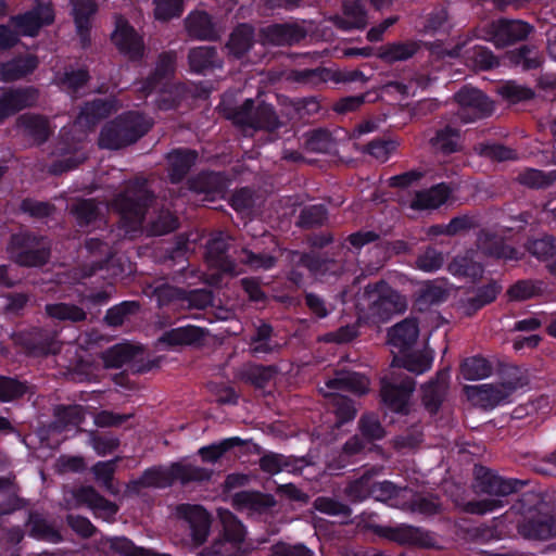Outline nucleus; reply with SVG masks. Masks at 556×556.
Wrapping results in <instances>:
<instances>
[{
	"mask_svg": "<svg viewBox=\"0 0 556 556\" xmlns=\"http://www.w3.org/2000/svg\"><path fill=\"white\" fill-rule=\"evenodd\" d=\"M348 495L353 501H363L369 496L376 501L387 503L391 507L400 508L415 514H434L439 504L435 498L416 494L408 488L397 489L390 481L372 482L371 475L364 473L361 479L352 482L348 488Z\"/></svg>",
	"mask_w": 556,
	"mask_h": 556,
	"instance_id": "nucleus-1",
	"label": "nucleus"
},
{
	"mask_svg": "<svg viewBox=\"0 0 556 556\" xmlns=\"http://www.w3.org/2000/svg\"><path fill=\"white\" fill-rule=\"evenodd\" d=\"M112 109V103L102 100L87 103L71 129L63 128L61 130V141L55 151L56 162L50 167L52 174L58 175L71 170L86 160L85 131H80L77 136L70 135L80 128H89L94 125L100 118L109 115Z\"/></svg>",
	"mask_w": 556,
	"mask_h": 556,
	"instance_id": "nucleus-2",
	"label": "nucleus"
},
{
	"mask_svg": "<svg viewBox=\"0 0 556 556\" xmlns=\"http://www.w3.org/2000/svg\"><path fill=\"white\" fill-rule=\"evenodd\" d=\"M432 359V355L427 352L409 354L404 358L394 357L391 365L392 371L381 380V399L389 409L395 413H408L409 399L415 387L412 378L403 377L395 369L405 368L420 375L430 369Z\"/></svg>",
	"mask_w": 556,
	"mask_h": 556,
	"instance_id": "nucleus-3",
	"label": "nucleus"
},
{
	"mask_svg": "<svg viewBox=\"0 0 556 556\" xmlns=\"http://www.w3.org/2000/svg\"><path fill=\"white\" fill-rule=\"evenodd\" d=\"M407 301L399 292L380 281L369 285L358 299V320L380 324L386 323L392 316L405 312Z\"/></svg>",
	"mask_w": 556,
	"mask_h": 556,
	"instance_id": "nucleus-4",
	"label": "nucleus"
},
{
	"mask_svg": "<svg viewBox=\"0 0 556 556\" xmlns=\"http://www.w3.org/2000/svg\"><path fill=\"white\" fill-rule=\"evenodd\" d=\"M476 473V489L488 497L467 503L466 510L471 514L484 515L503 507L502 497L517 492L525 484L520 480L505 479L483 468H479Z\"/></svg>",
	"mask_w": 556,
	"mask_h": 556,
	"instance_id": "nucleus-5",
	"label": "nucleus"
},
{
	"mask_svg": "<svg viewBox=\"0 0 556 556\" xmlns=\"http://www.w3.org/2000/svg\"><path fill=\"white\" fill-rule=\"evenodd\" d=\"M151 201V195L146 182L136 181L128 185L112 204L121 217V226L125 235L134 236L141 229L146 208Z\"/></svg>",
	"mask_w": 556,
	"mask_h": 556,
	"instance_id": "nucleus-6",
	"label": "nucleus"
},
{
	"mask_svg": "<svg viewBox=\"0 0 556 556\" xmlns=\"http://www.w3.org/2000/svg\"><path fill=\"white\" fill-rule=\"evenodd\" d=\"M369 390L368 379L361 374L353 371H340L334 378L329 379L320 389L326 397H330L339 422H345L355 417L356 409L351 400L341 395V391H351L356 394H364Z\"/></svg>",
	"mask_w": 556,
	"mask_h": 556,
	"instance_id": "nucleus-7",
	"label": "nucleus"
},
{
	"mask_svg": "<svg viewBox=\"0 0 556 556\" xmlns=\"http://www.w3.org/2000/svg\"><path fill=\"white\" fill-rule=\"evenodd\" d=\"M175 70V55L165 53L160 56L155 73L146 81L141 83L139 92L144 97L153 90L160 89L157 106L161 110H170L178 105L185 96V88L180 85L172 84L170 76Z\"/></svg>",
	"mask_w": 556,
	"mask_h": 556,
	"instance_id": "nucleus-8",
	"label": "nucleus"
},
{
	"mask_svg": "<svg viewBox=\"0 0 556 556\" xmlns=\"http://www.w3.org/2000/svg\"><path fill=\"white\" fill-rule=\"evenodd\" d=\"M152 123V119L137 112H129L102 129L99 144L105 149H121L142 137L151 128Z\"/></svg>",
	"mask_w": 556,
	"mask_h": 556,
	"instance_id": "nucleus-9",
	"label": "nucleus"
},
{
	"mask_svg": "<svg viewBox=\"0 0 556 556\" xmlns=\"http://www.w3.org/2000/svg\"><path fill=\"white\" fill-rule=\"evenodd\" d=\"M486 235L479 238V250L467 251L464 255L456 256L448 265V271L454 276H462L476 279L483 273L481 264L482 255H490L498 258L513 260L517 257V252L508 247L500 243L497 240L494 244L486 245V241H492Z\"/></svg>",
	"mask_w": 556,
	"mask_h": 556,
	"instance_id": "nucleus-10",
	"label": "nucleus"
},
{
	"mask_svg": "<svg viewBox=\"0 0 556 556\" xmlns=\"http://www.w3.org/2000/svg\"><path fill=\"white\" fill-rule=\"evenodd\" d=\"M220 106L228 118L236 125L247 129L256 130L264 128L273 130L278 127L277 117L270 105L258 104L255 106L254 101L248 99L238 110H231L224 98Z\"/></svg>",
	"mask_w": 556,
	"mask_h": 556,
	"instance_id": "nucleus-11",
	"label": "nucleus"
},
{
	"mask_svg": "<svg viewBox=\"0 0 556 556\" xmlns=\"http://www.w3.org/2000/svg\"><path fill=\"white\" fill-rule=\"evenodd\" d=\"M223 525V538L211 547L212 556H242L245 530L243 525L227 509H218Z\"/></svg>",
	"mask_w": 556,
	"mask_h": 556,
	"instance_id": "nucleus-12",
	"label": "nucleus"
},
{
	"mask_svg": "<svg viewBox=\"0 0 556 556\" xmlns=\"http://www.w3.org/2000/svg\"><path fill=\"white\" fill-rule=\"evenodd\" d=\"M9 252L20 265L39 266L48 260L49 243L43 238L21 232L12 237Z\"/></svg>",
	"mask_w": 556,
	"mask_h": 556,
	"instance_id": "nucleus-13",
	"label": "nucleus"
},
{
	"mask_svg": "<svg viewBox=\"0 0 556 556\" xmlns=\"http://www.w3.org/2000/svg\"><path fill=\"white\" fill-rule=\"evenodd\" d=\"M531 31L532 26L520 20H498L481 29L479 37L503 48L526 39Z\"/></svg>",
	"mask_w": 556,
	"mask_h": 556,
	"instance_id": "nucleus-14",
	"label": "nucleus"
},
{
	"mask_svg": "<svg viewBox=\"0 0 556 556\" xmlns=\"http://www.w3.org/2000/svg\"><path fill=\"white\" fill-rule=\"evenodd\" d=\"M514 391L515 386L511 383H484L465 388L466 395L472 404L482 408H494L508 403Z\"/></svg>",
	"mask_w": 556,
	"mask_h": 556,
	"instance_id": "nucleus-15",
	"label": "nucleus"
},
{
	"mask_svg": "<svg viewBox=\"0 0 556 556\" xmlns=\"http://www.w3.org/2000/svg\"><path fill=\"white\" fill-rule=\"evenodd\" d=\"M152 295L155 296L160 305L166 304L174 300H179L182 305H187L190 308H205L213 301L211 291L206 289L193 290L186 293L182 290L174 288L167 283H159L153 287Z\"/></svg>",
	"mask_w": 556,
	"mask_h": 556,
	"instance_id": "nucleus-16",
	"label": "nucleus"
},
{
	"mask_svg": "<svg viewBox=\"0 0 556 556\" xmlns=\"http://www.w3.org/2000/svg\"><path fill=\"white\" fill-rule=\"evenodd\" d=\"M456 101L460 105L459 116L464 122H471L477 118L486 117L492 114L493 102L475 88H463L456 96Z\"/></svg>",
	"mask_w": 556,
	"mask_h": 556,
	"instance_id": "nucleus-17",
	"label": "nucleus"
},
{
	"mask_svg": "<svg viewBox=\"0 0 556 556\" xmlns=\"http://www.w3.org/2000/svg\"><path fill=\"white\" fill-rule=\"evenodd\" d=\"M312 29V24L305 21L275 24L262 29L264 43L274 46H291L300 42Z\"/></svg>",
	"mask_w": 556,
	"mask_h": 556,
	"instance_id": "nucleus-18",
	"label": "nucleus"
},
{
	"mask_svg": "<svg viewBox=\"0 0 556 556\" xmlns=\"http://www.w3.org/2000/svg\"><path fill=\"white\" fill-rule=\"evenodd\" d=\"M54 21V12L50 3L37 4L33 10L12 18L13 25L24 36H36L39 29Z\"/></svg>",
	"mask_w": 556,
	"mask_h": 556,
	"instance_id": "nucleus-19",
	"label": "nucleus"
},
{
	"mask_svg": "<svg viewBox=\"0 0 556 556\" xmlns=\"http://www.w3.org/2000/svg\"><path fill=\"white\" fill-rule=\"evenodd\" d=\"M112 40L118 50L131 60L139 59L143 54L144 46L141 36L123 17L116 20Z\"/></svg>",
	"mask_w": 556,
	"mask_h": 556,
	"instance_id": "nucleus-20",
	"label": "nucleus"
},
{
	"mask_svg": "<svg viewBox=\"0 0 556 556\" xmlns=\"http://www.w3.org/2000/svg\"><path fill=\"white\" fill-rule=\"evenodd\" d=\"M113 238L111 233L91 236L86 240L87 262L91 265L89 271H85L83 277L92 275L97 269L109 266L113 257L112 250Z\"/></svg>",
	"mask_w": 556,
	"mask_h": 556,
	"instance_id": "nucleus-21",
	"label": "nucleus"
},
{
	"mask_svg": "<svg viewBox=\"0 0 556 556\" xmlns=\"http://www.w3.org/2000/svg\"><path fill=\"white\" fill-rule=\"evenodd\" d=\"M519 533L525 538L542 541L556 538V516H548L540 511L531 513L519 525Z\"/></svg>",
	"mask_w": 556,
	"mask_h": 556,
	"instance_id": "nucleus-22",
	"label": "nucleus"
},
{
	"mask_svg": "<svg viewBox=\"0 0 556 556\" xmlns=\"http://www.w3.org/2000/svg\"><path fill=\"white\" fill-rule=\"evenodd\" d=\"M177 514L189 523L193 541L203 543L211 526L207 511L199 505L182 504L177 507Z\"/></svg>",
	"mask_w": 556,
	"mask_h": 556,
	"instance_id": "nucleus-23",
	"label": "nucleus"
},
{
	"mask_svg": "<svg viewBox=\"0 0 556 556\" xmlns=\"http://www.w3.org/2000/svg\"><path fill=\"white\" fill-rule=\"evenodd\" d=\"M228 237L224 233H218L212 238L207 243L206 257L212 267L219 269L222 273L230 275H239L242 270L239 266L228 258L226 250Z\"/></svg>",
	"mask_w": 556,
	"mask_h": 556,
	"instance_id": "nucleus-24",
	"label": "nucleus"
},
{
	"mask_svg": "<svg viewBox=\"0 0 556 556\" xmlns=\"http://www.w3.org/2000/svg\"><path fill=\"white\" fill-rule=\"evenodd\" d=\"M358 77H363L361 72L354 71L346 74H342L340 72L332 71L330 68L318 67L315 70H304V71H294L291 72L289 78L304 83L309 85H316L318 83H327V81H352L356 80Z\"/></svg>",
	"mask_w": 556,
	"mask_h": 556,
	"instance_id": "nucleus-25",
	"label": "nucleus"
},
{
	"mask_svg": "<svg viewBox=\"0 0 556 556\" xmlns=\"http://www.w3.org/2000/svg\"><path fill=\"white\" fill-rule=\"evenodd\" d=\"M37 101L34 88L0 91V122Z\"/></svg>",
	"mask_w": 556,
	"mask_h": 556,
	"instance_id": "nucleus-26",
	"label": "nucleus"
},
{
	"mask_svg": "<svg viewBox=\"0 0 556 556\" xmlns=\"http://www.w3.org/2000/svg\"><path fill=\"white\" fill-rule=\"evenodd\" d=\"M73 495L77 504L87 505L96 517L105 521H111L117 513V506L114 503L103 498L90 486L80 488Z\"/></svg>",
	"mask_w": 556,
	"mask_h": 556,
	"instance_id": "nucleus-27",
	"label": "nucleus"
},
{
	"mask_svg": "<svg viewBox=\"0 0 556 556\" xmlns=\"http://www.w3.org/2000/svg\"><path fill=\"white\" fill-rule=\"evenodd\" d=\"M364 0H348L343 4V15L331 18L333 24L343 30L363 28L367 23Z\"/></svg>",
	"mask_w": 556,
	"mask_h": 556,
	"instance_id": "nucleus-28",
	"label": "nucleus"
},
{
	"mask_svg": "<svg viewBox=\"0 0 556 556\" xmlns=\"http://www.w3.org/2000/svg\"><path fill=\"white\" fill-rule=\"evenodd\" d=\"M419 334L417 321L413 318H407L395 326H393L388 333V342L391 346L403 352L415 343Z\"/></svg>",
	"mask_w": 556,
	"mask_h": 556,
	"instance_id": "nucleus-29",
	"label": "nucleus"
},
{
	"mask_svg": "<svg viewBox=\"0 0 556 556\" xmlns=\"http://www.w3.org/2000/svg\"><path fill=\"white\" fill-rule=\"evenodd\" d=\"M232 504L240 511H244L249 515H258L271 507L274 500L269 495L243 491L233 495Z\"/></svg>",
	"mask_w": 556,
	"mask_h": 556,
	"instance_id": "nucleus-30",
	"label": "nucleus"
},
{
	"mask_svg": "<svg viewBox=\"0 0 556 556\" xmlns=\"http://www.w3.org/2000/svg\"><path fill=\"white\" fill-rule=\"evenodd\" d=\"M451 188L445 184H438L430 189L416 192L410 202L413 210H432L444 204L451 194Z\"/></svg>",
	"mask_w": 556,
	"mask_h": 556,
	"instance_id": "nucleus-31",
	"label": "nucleus"
},
{
	"mask_svg": "<svg viewBox=\"0 0 556 556\" xmlns=\"http://www.w3.org/2000/svg\"><path fill=\"white\" fill-rule=\"evenodd\" d=\"M108 210L104 205L96 204L93 200H78L73 204L71 212L75 215L79 226L93 225L94 228H101L105 224L103 212Z\"/></svg>",
	"mask_w": 556,
	"mask_h": 556,
	"instance_id": "nucleus-32",
	"label": "nucleus"
},
{
	"mask_svg": "<svg viewBox=\"0 0 556 556\" xmlns=\"http://www.w3.org/2000/svg\"><path fill=\"white\" fill-rule=\"evenodd\" d=\"M306 465L307 463L303 458L295 459L275 453L265 454L260 459V466L262 470L270 475H276L281 471L296 473L300 472Z\"/></svg>",
	"mask_w": 556,
	"mask_h": 556,
	"instance_id": "nucleus-33",
	"label": "nucleus"
},
{
	"mask_svg": "<svg viewBox=\"0 0 556 556\" xmlns=\"http://www.w3.org/2000/svg\"><path fill=\"white\" fill-rule=\"evenodd\" d=\"M203 337L204 332L201 328L185 326L164 332L160 338V342L169 346L192 345L199 343Z\"/></svg>",
	"mask_w": 556,
	"mask_h": 556,
	"instance_id": "nucleus-34",
	"label": "nucleus"
},
{
	"mask_svg": "<svg viewBox=\"0 0 556 556\" xmlns=\"http://www.w3.org/2000/svg\"><path fill=\"white\" fill-rule=\"evenodd\" d=\"M382 534L394 542L412 545H429L426 534L419 529L407 525L396 527H387L382 529Z\"/></svg>",
	"mask_w": 556,
	"mask_h": 556,
	"instance_id": "nucleus-35",
	"label": "nucleus"
},
{
	"mask_svg": "<svg viewBox=\"0 0 556 556\" xmlns=\"http://www.w3.org/2000/svg\"><path fill=\"white\" fill-rule=\"evenodd\" d=\"M73 16L83 45L88 41L90 17L96 13L97 5L92 0H72Z\"/></svg>",
	"mask_w": 556,
	"mask_h": 556,
	"instance_id": "nucleus-36",
	"label": "nucleus"
},
{
	"mask_svg": "<svg viewBox=\"0 0 556 556\" xmlns=\"http://www.w3.org/2000/svg\"><path fill=\"white\" fill-rule=\"evenodd\" d=\"M173 483V473L169 467H157L151 468L144 471L142 477L134 481L128 489L132 492H138L139 486H153V488H165Z\"/></svg>",
	"mask_w": 556,
	"mask_h": 556,
	"instance_id": "nucleus-37",
	"label": "nucleus"
},
{
	"mask_svg": "<svg viewBox=\"0 0 556 556\" xmlns=\"http://www.w3.org/2000/svg\"><path fill=\"white\" fill-rule=\"evenodd\" d=\"M169 176L173 182H178L194 164L197 153L190 150H175L167 156Z\"/></svg>",
	"mask_w": 556,
	"mask_h": 556,
	"instance_id": "nucleus-38",
	"label": "nucleus"
},
{
	"mask_svg": "<svg viewBox=\"0 0 556 556\" xmlns=\"http://www.w3.org/2000/svg\"><path fill=\"white\" fill-rule=\"evenodd\" d=\"M186 27L189 35L198 39L211 40L216 37L215 27L210 16L204 12L189 14L186 20Z\"/></svg>",
	"mask_w": 556,
	"mask_h": 556,
	"instance_id": "nucleus-39",
	"label": "nucleus"
},
{
	"mask_svg": "<svg viewBox=\"0 0 556 556\" xmlns=\"http://www.w3.org/2000/svg\"><path fill=\"white\" fill-rule=\"evenodd\" d=\"M450 375L447 370L439 372L435 381H431L424 387V403L431 412H435L445 389L447 388Z\"/></svg>",
	"mask_w": 556,
	"mask_h": 556,
	"instance_id": "nucleus-40",
	"label": "nucleus"
},
{
	"mask_svg": "<svg viewBox=\"0 0 556 556\" xmlns=\"http://www.w3.org/2000/svg\"><path fill=\"white\" fill-rule=\"evenodd\" d=\"M138 352L139 348L135 345L129 343H119L105 351L102 355V359L105 367L118 368L125 363L131 361Z\"/></svg>",
	"mask_w": 556,
	"mask_h": 556,
	"instance_id": "nucleus-41",
	"label": "nucleus"
},
{
	"mask_svg": "<svg viewBox=\"0 0 556 556\" xmlns=\"http://www.w3.org/2000/svg\"><path fill=\"white\" fill-rule=\"evenodd\" d=\"M85 418V410L81 406L74 405L60 407L56 410V420L52 426V431L63 432L70 428L78 427Z\"/></svg>",
	"mask_w": 556,
	"mask_h": 556,
	"instance_id": "nucleus-42",
	"label": "nucleus"
},
{
	"mask_svg": "<svg viewBox=\"0 0 556 556\" xmlns=\"http://www.w3.org/2000/svg\"><path fill=\"white\" fill-rule=\"evenodd\" d=\"M253 38V28L242 24L231 33L227 48L232 55L240 58L252 47Z\"/></svg>",
	"mask_w": 556,
	"mask_h": 556,
	"instance_id": "nucleus-43",
	"label": "nucleus"
},
{
	"mask_svg": "<svg viewBox=\"0 0 556 556\" xmlns=\"http://www.w3.org/2000/svg\"><path fill=\"white\" fill-rule=\"evenodd\" d=\"M418 50L414 41L394 42L386 45L378 50V56L387 62L405 61L412 58Z\"/></svg>",
	"mask_w": 556,
	"mask_h": 556,
	"instance_id": "nucleus-44",
	"label": "nucleus"
},
{
	"mask_svg": "<svg viewBox=\"0 0 556 556\" xmlns=\"http://www.w3.org/2000/svg\"><path fill=\"white\" fill-rule=\"evenodd\" d=\"M30 535L50 543H58L61 541V534L58 529L49 523L41 515L33 513L29 516Z\"/></svg>",
	"mask_w": 556,
	"mask_h": 556,
	"instance_id": "nucleus-45",
	"label": "nucleus"
},
{
	"mask_svg": "<svg viewBox=\"0 0 556 556\" xmlns=\"http://www.w3.org/2000/svg\"><path fill=\"white\" fill-rule=\"evenodd\" d=\"M173 482L188 483L191 481H204L211 477V471L189 463H176L170 466Z\"/></svg>",
	"mask_w": 556,
	"mask_h": 556,
	"instance_id": "nucleus-46",
	"label": "nucleus"
},
{
	"mask_svg": "<svg viewBox=\"0 0 556 556\" xmlns=\"http://www.w3.org/2000/svg\"><path fill=\"white\" fill-rule=\"evenodd\" d=\"M460 371L466 380H481L491 376L492 366L485 358L473 356L463 362Z\"/></svg>",
	"mask_w": 556,
	"mask_h": 556,
	"instance_id": "nucleus-47",
	"label": "nucleus"
},
{
	"mask_svg": "<svg viewBox=\"0 0 556 556\" xmlns=\"http://www.w3.org/2000/svg\"><path fill=\"white\" fill-rule=\"evenodd\" d=\"M38 62L33 55L17 59L1 66V76L4 80H14L33 72Z\"/></svg>",
	"mask_w": 556,
	"mask_h": 556,
	"instance_id": "nucleus-48",
	"label": "nucleus"
},
{
	"mask_svg": "<svg viewBox=\"0 0 556 556\" xmlns=\"http://www.w3.org/2000/svg\"><path fill=\"white\" fill-rule=\"evenodd\" d=\"M459 134L451 127L439 130L433 138L430 139L432 147L444 154H450L459 149Z\"/></svg>",
	"mask_w": 556,
	"mask_h": 556,
	"instance_id": "nucleus-49",
	"label": "nucleus"
},
{
	"mask_svg": "<svg viewBox=\"0 0 556 556\" xmlns=\"http://www.w3.org/2000/svg\"><path fill=\"white\" fill-rule=\"evenodd\" d=\"M105 544L121 556H168L166 554H156L152 551L137 547L126 538H106Z\"/></svg>",
	"mask_w": 556,
	"mask_h": 556,
	"instance_id": "nucleus-50",
	"label": "nucleus"
},
{
	"mask_svg": "<svg viewBox=\"0 0 556 556\" xmlns=\"http://www.w3.org/2000/svg\"><path fill=\"white\" fill-rule=\"evenodd\" d=\"M189 64L193 72L200 73L213 66H219L216 62V52L210 47L194 48L189 53Z\"/></svg>",
	"mask_w": 556,
	"mask_h": 556,
	"instance_id": "nucleus-51",
	"label": "nucleus"
},
{
	"mask_svg": "<svg viewBox=\"0 0 556 556\" xmlns=\"http://www.w3.org/2000/svg\"><path fill=\"white\" fill-rule=\"evenodd\" d=\"M507 58L513 65L520 66L523 70L535 68L540 66L542 56L534 48L521 47L520 49L507 53Z\"/></svg>",
	"mask_w": 556,
	"mask_h": 556,
	"instance_id": "nucleus-52",
	"label": "nucleus"
},
{
	"mask_svg": "<svg viewBox=\"0 0 556 556\" xmlns=\"http://www.w3.org/2000/svg\"><path fill=\"white\" fill-rule=\"evenodd\" d=\"M47 314L59 320L79 321L86 318V313L83 308L65 304H49L46 306Z\"/></svg>",
	"mask_w": 556,
	"mask_h": 556,
	"instance_id": "nucleus-53",
	"label": "nucleus"
},
{
	"mask_svg": "<svg viewBox=\"0 0 556 556\" xmlns=\"http://www.w3.org/2000/svg\"><path fill=\"white\" fill-rule=\"evenodd\" d=\"M21 123L25 131L39 142L46 140L50 132L48 121L41 116L23 115Z\"/></svg>",
	"mask_w": 556,
	"mask_h": 556,
	"instance_id": "nucleus-54",
	"label": "nucleus"
},
{
	"mask_svg": "<svg viewBox=\"0 0 556 556\" xmlns=\"http://www.w3.org/2000/svg\"><path fill=\"white\" fill-rule=\"evenodd\" d=\"M241 440L238 437L225 439L218 443L204 446L199 450V454L201 455L204 462L215 463L219 459L225 452L232 448L236 445H239Z\"/></svg>",
	"mask_w": 556,
	"mask_h": 556,
	"instance_id": "nucleus-55",
	"label": "nucleus"
},
{
	"mask_svg": "<svg viewBox=\"0 0 556 556\" xmlns=\"http://www.w3.org/2000/svg\"><path fill=\"white\" fill-rule=\"evenodd\" d=\"M518 180L520 184L532 188L545 187L556 180V170L546 174L539 169L528 168L519 174Z\"/></svg>",
	"mask_w": 556,
	"mask_h": 556,
	"instance_id": "nucleus-56",
	"label": "nucleus"
},
{
	"mask_svg": "<svg viewBox=\"0 0 556 556\" xmlns=\"http://www.w3.org/2000/svg\"><path fill=\"white\" fill-rule=\"evenodd\" d=\"M475 151L481 156L501 162L515 160L517 157L514 150L501 144L479 143L475 147Z\"/></svg>",
	"mask_w": 556,
	"mask_h": 556,
	"instance_id": "nucleus-57",
	"label": "nucleus"
},
{
	"mask_svg": "<svg viewBox=\"0 0 556 556\" xmlns=\"http://www.w3.org/2000/svg\"><path fill=\"white\" fill-rule=\"evenodd\" d=\"M138 308L139 305L134 301L123 302L108 311L105 320L110 326H119L127 320L130 315L135 314Z\"/></svg>",
	"mask_w": 556,
	"mask_h": 556,
	"instance_id": "nucleus-58",
	"label": "nucleus"
},
{
	"mask_svg": "<svg viewBox=\"0 0 556 556\" xmlns=\"http://www.w3.org/2000/svg\"><path fill=\"white\" fill-rule=\"evenodd\" d=\"M88 78L87 72L84 70L65 72L56 77L60 87L70 93H77L84 87Z\"/></svg>",
	"mask_w": 556,
	"mask_h": 556,
	"instance_id": "nucleus-59",
	"label": "nucleus"
},
{
	"mask_svg": "<svg viewBox=\"0 0 556 556\" xmlns=\"http://www.w3.org/2000/svg\"><path fill=\"white\" fill-rule=\"evenodd\" d=\"M529 252L536 258L551 263L556 251V244L553 237H543L529 243Z\"/></svg>",
	"mask_w": 556,
	"mask_h": 556,
	"instance_id": "nucleus-60",
	"label": "nucleus"
},
{
	"mask_svg": "<svg viewBox=\"0 0 556 556\" xmlns=\"http://www.w3.org/2000/svg\"><path fill=\"white\" fill-rule=\"evenodd\" d=\"M28 386L15 379L0 377V401L8 402L24 395Z\"/></svg>",
	"mask_w": 556,
	"mask_h": 556,
	"instance_id": "nucleus-61",
	"label": "nucleus"
},
{
	"mask_svg": "<svg viewBox=\"0 0 556 556\" xmlns=\"http://www.w3.org/2000/svg\"><path fill=\"white\" fill-rule=\"evenodd\" d=\"M270 333L271 327L266 324H263L257 328L251 343V351L254 354L268 353L277 346V344H271Z\"/></svg>",
	"mask_w": 556,
	"mask_h": 556,
	"instance_id": "nucleus-62",
	"label": "nucleus"
},
{
	"mask_svg": "<svg viewBox=\"0 0 556 556\" xmlns=\"http://www.w3.org/2000/svg\"><path fill=\"white\" fill-rule=\"evenodd\" d=\"M177 227V218L168 211H161L156 218L150 224V233L154 236H162L173 231Z\"/></svg>",
	"mask_w": 556,
	"mask_h": 556,
	"instance_id": "nucleus-63",
	"label": "nucleus"
},
{
	"mask_svg": "<svg viewBox=\"0 0 556 556\" xmlns=\"http://www.w3.org/2000/svg\"><path fill=\"white\" fill-rule=\"evenodd\" d=\"M443 263L444 257L442 253L438 252L434 249H427L424 253H421L418 256L416 261L417 268L427 273L440 269Z\"/></svg>",
	"mask_w": 556,
	"mask_h": 556,
	"instance_id": "nucleus-64",
	"label": "nucleus"
}]
</instances>
